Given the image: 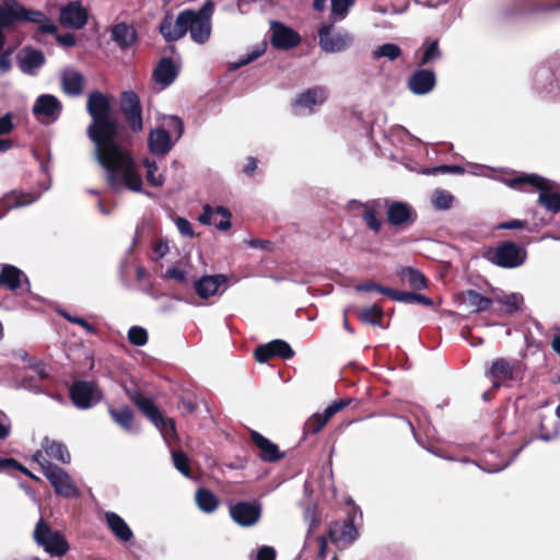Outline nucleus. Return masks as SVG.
Segmentation results:
<instances>
[{
	"label": "nucleus",
	"instance_id": "1",
	"mask_svg": "<svg viewBox=\"0 0 560 560\" xmlns=\"http://www.w3.org/2000/svg\"><path fill=\"white\" fill-rule=\"evenodd\" d=\"M86 110L92 118L88 137L94 144V158L106 172V180L115 191L140 192L142 177L131 153L117 142L118 120L113 116L109 98L101 92L88 96Z\"/></svg>",
	"mask_w": 560,
	"mask_h": 560
},
{
	"label": "nucleus",
	"instance_id": "2",
	"mask_svg": "<svg viewBox=\"0 0 560 560\" xmlns=\"http://www.w3.org/2000/svg\"><path fill=\"white\" fill-rule=\"evenodd\" d=\"M32 22L38 24L43 33L52 34L57 26L43 12L28 10L16 0L0 1V27H11L18 22Z\"/></svg>",
	"mask_w": 560,
	"mask_h": 560
},
{
	"label": "nucleus",
	"instance_id": "3",
	"mask_svg": "<svg viewBox=\"0 0 560 560\" xmlns=\"http://www.w3.org/2000/svg\"><path fill=\"white\" fill-rule=\"evenodd\" d=\"M506 184L515 189H522L523 185L535 187L539 191V205L551 213L560 212V186L555 182L536 174H527L511 178Z\"/></svg>",
	"mask_w": 560,
	"mask_h": 560
},
{
	"label": "nucleus",
	"instance_id": "4",
	"mask_svg": "<svg viewBox=\"0 0 560 560\" xmlns=\"http://www.w3.org/2000/svg\"><path fill=\"white\" fill-rule=\"evenodd\" d=\"M34 459L40 465L45 477L58 495L65 498H78L80 495V489L72 477L62 468L50 463L43 452H37Z\"/></svg>",
	"mask_w": 560,
	"mask_h": 560
},
{
	"label": "nucleus",
	"instance_id": "5",
	"mask_svg": "<svg viewBox=\"0 0 560 560\" xmlns=\"http://www.w3.org/2000/svg\"><path fill=\"white\" fill-rule=\"evenodd\" d=\"M214 4L211 0L203 3L199 11L185 10L188 13L185 34L189 31L191 39L197 44H205L211 35V16Z\"/></svg>",
	"mask_w": 560,
	"mask_h": 560
},
{
	"label": "nucleus",
	"instance_id": "6",
	"mask_svg": "<svg viewBox=\"0 0 560 560\" xmlns=\"http://www.w3.org/2000/svg\"><path fill=\"white\" fill-rule=\"evenodd\" d=\"M527 253L525 248L513 242H502L495 247L486 250L485 257L492 264L502 268H516L526 260Z\"/></svg>",
	"mask_w": 560,
	"mask_h": 560
},
{
	"label": "nucleus",
	"instance_id": "7",
	"mask_svg": "<svg viewBox=\"0 0 560 560\" xmlns=\"http://www.w3.org/2000/svg\"><path fill=\"white\" fill-rule=\"evenodd\" d=\"M35 542L51 556L61 557L69 550L63 535L54 530L43 518H39L33 532Z\"/></svg>",
	"mask_w": 560,
	"mask_h": 560
},
{
	"label": "nucleus",
	"instance_id": "8",
	"mask_svg": "<svg viewBox=\"0 0 560 560\" xmlns=\"http://www.w3.org/2000/svg\"><path fill=\"white\" fill-rule=\"evenodd\" d=\"M386 198L371 199L366 202L351 200L348 210L362 217L365 225L375 234L382 230V214L385 211Z\"/></svg>",
	"mask_w": 560,
	"mask_h": 560
},
{
	"label": "nucleus",
	"instance_id": "9",
	"mask_svg": "<svg viewBox=\"0 0 560 560\" xmlns=\"http://www.w3.org/2000/svg\"><path fill=\"white\" fill-rule=\"evenodd\" d=\"M385 212L388 224L398 230L408 229L417 220V213L415 209L409 203L404 201L386 198Z\"/></svg>",
	"mask_w": 560,
	"mask_h": 560
},
{
	"label": "nucleus",
	"instance_id": "10",
	"mask_svg": "<svg viewBox=\"0 0 560 560\" xmlns=\"http://www.w3.org/2000/svg\"><path fill=\"white\" fill-rule=\"evenodd\" d=\"M332 25H322L318 30L319 47L328 54L340 52L348 49L352 43L353 37L347 31L337 32L331 34Z\"/></svg>",
	"mask_w": 560,
	"mask_h": 560
},
{
	"label": "nucleus",
	"instance_id": "11",
	"mask_svg": "<svg viewBox=\"0 0 560 560\" xmlns=\"http://www.w3.org/2000/svg\"><path fill=\"white\" fill-rule=\"evenodd\" d=\"M231 518L242 527L254 526L261 516V505L257 502L237 501L229 504Z\"/></svg>",
	"mask_w": 560,
	"mask_h": 560
},
{
	"label": "nucleus",
	"instance_id": "12",
	"mask_svg": "<svg viewBox=\"0 0 560 560\" xmlns=\"http://www.w3.org/2000/svg\"><path fill=\"white\" fill-rule=\"evenodd\" d=\"M61 110L62 105L60 101L51 94L39 95L33 105L34 116L39 122L46 125L55 122L59 118Z\"/></svg>",
	"mask_w": 560,
	"mask_h": 560
},
{
	"label": "nucleus",
	"instance_id": "13",
	"mask_svg": "<svg viewBox=\"0 0 560 560\" xmlns=\"http://www.w3.org/2000/svg\"><path fill=\"white\" fill-rule=\"evenodd\" d=\"M70 396L73 404L81 409H88L97 404L102 394L93 382L79 381L70 388Z\"/></svg>",
	"mask_w": 560,
	"mask_h": 560
},
{
	"label": "nucleus",
	"instance_id": "14",
	"mask_svg": "<svg viewBox=\"0 0 560 560\" xmlns=\"http://www.w3.org/2000/svg\"><path fill=\"white\" fill-rule=\"evenodd\" d=\"M121 112L129 128L139 132L143 128L142 109L139 96L132 91H125L121 94Z\"/></svg>",
	"mask_w": 560,
	"mask_h": 560
},
{
	"label": "nucleus",
	"instance_id": "15",
	"mask_svg": "<svg viewBox=\"0 0 560 560\" xmlns=\"http://www.w3.org/2000/svg\"><path fill=\"white\" fill-rule=\"evenodd\" d=\"M271 44L278 49H291L301 42L299 33L279 22H271Z\"/></svg>",
	"mask_w": 560,
	"mask_h": 560
},
{
	"label": "nucleus",
	"instance_id": "16",
	"mask_svg": "<svg viewBox=\"0 0 560 560\" xmlns=\"http://www.w3.org/2000/svg\"><path fill=\"white\" fill-rule=\"evenodd\" d=\"M294 355V351L290 345L283 340L276 339L266 345L259 346L255 350V358L258 362H266L273 357H280L282 359H291Z\"/></svg>",
	"mask_w": 560,
	"mask_h": 560
},
{
	"label": "nucleus",
	"instance_id": "17",
	"mask_svg": "<svg viewBox=\"0 0 560 560\" xmlns=\"http://www.w3.org/2000/svg\"><path fill=\"white\" fill-rule=\"evenodd\" d=\"M231 212L224 207L212 208L209 205L203 207L199 215V222L206 225H214L220 231H228L231 228Z\"/></svg>",
	"mask_w": 560,
	"mask_h": 560
},
{
	"label": "nucleus",
	"instance_id": "18",
	"mask_svg": "<svg viewBox=\"0 0 560 560\" xmlns=\"http://www.w3.org/2000/svg\"><path fill=\"white\" fill-rule=\"evenodd\" d=\"M349 405L347 400H337L329 405L323 413H315L308 418L305 422L304 430L307 434H316L318 433L328 420L335 416L338 411L342 410L345 407Z\"/></svg>",
	"mask_w": 560,
	"mask_h": 560
},
{
	"label": "nucleus",
	"instance_id": "19",
	"mask_svg": "<svg viewBox=\"0 0 560 560\" xmlns=\"http://www.w3.org/2000/svg\"><path fill=\"white\" fill-rule=\"evenodd\" d=\"M60 22L62 25L80 30L88 22V12L78 1H71L60 11Z\"/></svg>",
	"mask_w": 560,
	"mask_h": 560
},
{
	"label": "nucleus",
	"instance_id": "20",
	"mask_svg": "<svg viewBox=\"0 0 560 560\" xmlns=\"http://www.w3.org/2000/svg\"><path fill=\"white\" fill-rule=\"evenodd\" d=\"M45 55L42 50L25 47L18 56L19 68L24 74L35 75L45 63Z\"/></svg>",
	"mask_w": 560,
	"mask_h": 560
},
{
	"label": "nucleus",
	"instance_id": "21",
	"mask_svg": "<svg viewBox=\"0 0 560 560\" xmlns=\"http://www.w3.org/2000/svg\"><path fill=\"white\" fill-rule=\"evenodd\" d=\"M188 13H184L182 11L175 21H173L172 16L167 15L164 18L163 22L160 25V33L167 42H175L185 36V26L187 21Z\"/></svg>",
	"mask_w": 560,
	"mask_h": 560
},
{
	"label": "nucleus",
	"instance_id": "22",
	"mask_svg": "<svg viewBox=\"0 0 560 560\" xmlns=\"http://www.w3.org/2000/svg\"><path fill=\"white\" fill-rule=\"evenodd\" d=\"M328 97V90L325 86H314L302 92L294 101L296 109L313 110L315 106L322 105Z\"/></svg>",
	"mask_w": 560,
	"mask_h": 560
},
{
	"label": "nucleus",
	"instance_id": "23",
	"mask_svg": "<svg viewBox=\"0 0 560 560\" xmlns=\"http://www.w3.org/2000/svg\"><path fill=\"white\" fill-rule=\"evenodd\" d=\"M434 86L435 75L431 70H417L408 80V88L416 95L428 94Z\"/></svg>",
	"mask_w": 560,
	"mask_h": 560
},
{
	"label": "nucleus",
	"instance_id": "24",
	"mask_svg": "<svg viewBox=\"0 0 560 560\" xmlns=\"http://www.w3.org/2000/svg\"><path fill=\"white\" fill-rule=\"evenodd\" d=\"M330 539L338 546L346 547L351 545L358 537V529L353 521H345L342 524L336 523L329 528Z\"/></svg>",
	"mask_w": 560,
	"mask_h": 560
},
{
	"label": "nucleus",
	"instance_id": "25",
	"mask_svg": "<svg viewBox=\"0 0 560 560\" xmlns=\"http://www.w3.org/2000/svg\"><path fill=\"white\" fill-rule=\"evenodd\" d=\"M456 301L459 305L471 312H483L492 305V300L483 296L475 290H466L457 294Z\"/></svg>",
	"mask_w": 560,
	"mask_h": 560
},
{
	"label": "nucleus",
	"instance_id": "26",
	"mask_svg": "<svg viewBox=\"0 0 560 560\" xmlns=\"http://www.w3.org/2000/svg\"><path fill=\"white\" fill-rule=\"evenodd\" d=\"M61 89L69 96H79L83 92L84 77L81 72L67 68L61 72Z\"/></svg>",
	"mask_w": 560,
	"mask_h": 560
},
{
	"label": "nucleus",
	"instance_id": "27",
	"mask_svg": "<svg viewBox=\"0 0 560 560\" xmlns=\"http://www.w3.org/2000/svg\"><path fill=\"white\" fill-rule=\"evenodd\" d=\"M226 281L228 278L224 275L203 276L195 282V290L199 298L206 300L213 296Z\"/></svg>",
	"mask_w": 560,
	"mask_h": 560
},
{
	"label": "nucleus",
	"instance_id": "28",
	"mask_svg": "<svg viewBox=\"0 0 560 560\" xmlns=\"http://www.w3.org/2000/svg\"><path fill=\"white\" fill-rule=\"evenodd\" d=\"M37 199V196L19 191H11L0 199V219L3 218L9 210L28 206Z\"/></svg>",
	"mask_w": 560,
	"mask_h": 560
},
{
	"label": "nucleus",
	"instance_id": "29",
	"mask_svg": "<svg viewBox=\"0 0 560 560\" xmlns=\"http://www.w3.org/2000/svg\"><path fill=\"white\" fill-rule=\"evenodd\" d=\"M148 145L151 153L165 155L173 147L170 132L163 128L151 130Z\"/></svg>",
	"mask_w": 560,
	"mask_h": 560
},
{
	"label": "nucleus",
	"instance_id": "30",
	"mask_svg": "<svg viewBox=\"0 0 560 560\" xmlns=\"http://www.w3.org/2000/svg\"><path fill=\"white\" fill-rule=\"evenodd\" d=\"M489 374L492 378L493 387H499L514 378V365L506 359H499L492 363Z\"/></svg>",
	"mask_w": 560,
	"mask_h": 560
},
{
	"label": "nucleus",
	"instance_id": "31",
	"mask_svg": "<svg viewBox=\"0 0 560 560\" xmlns=\"http://www.w3.org/2000/svg\"><path fill=\"white\" fill-rule=\"evenodd\" d=\"M105 521L113 535L124 541H129L133 534L128 524L115 512H106Z\"/></svg>",
	"mask_w": 560,
	"mask_h": 560
},
{
	"label": "nucleus",
	"instance_id": "32",
	"mask_svg": "<svg viewBox=\"0 0 560 560\" xmlns=\"http://www.w3.org/2000/svg\"><path fill=\"white\" fill-rule=\"evenodd\" d=\"M129 398L153 424L162 422V415L150 398L144 397L139 392L129 393Z\"/></svg>",
	"mask_w": 560,
	"mask_h": 560
},
{
	"label": "nucleus",
	"instance_id": "33",
	"mask_svg": "<svg viewBox=\"0 0 560 560\" xmlns=\"http://www.w3.org/2000/svg\"><path fill=\"white\" fill-rule=\"evenodd\" d=\"M154 80L162 88L168 86L177 77V69L170 58L162 59L153 72Z\"/></svg>",
	"mask_w": 560,
	"mask_h": 560
},
{
	"label": "nucleus",
	"instance_id": "34",
	"mask_svg": "<svg viewBox=\"0 0 560 560\" xmlns=\"http://www.w3.org/2000/svg\"><path fill=\"white\" fill-rule=\"evenodd\" d=\"M42 448L49 458L59 460L62 464H69L71 460L67 446L61 442L45 438L42 442Z\"/></svg>",
	"mask_w": 560,
	"mask_h": 560
},
{
	"label": "nucleus",
	"instance_id": "35",
	"mask_svg": "<svg viewBox=\"0 0 560 560\" xmlns=\"http://www.w3.org/2000/svg\"><path fill=\"white\" fill-rule=\"evenodd\" d=\"M252 440L260 451V458L265 462H276L281 458L278 446L258 432L252 433Z\"/></svg>",
	"mask_w": 560,
	"mask_h": 560
},
{
	"label": "nucleus",
	"instance_id": "36",
	"mask_svg": "<svg viewBox=\"0 0 560 560\" xmlns=\"http://www.w3.org/2000/svg\"><path fill=\"white\" fill-rule=\"evenodd\" d=\"M28 284L27 278L22 270L12 266L3 265L0 273V284L5 285L8 289L14 291L21 287L22 280Z\"/></svg>",
	"mask_w": 560,
	"mask_h": 560
},
{
	"label": "nucleus",
	"instance_id": "37",
	"mask_svg": "<svg viewBox=\"0 0 560 560\" xmlns=\"http://www.w3.org/2000/svg\"><path fill=\"white\" fill-rule=\"evenodd\" d=\"M112 39L122 49L130 47L136 40V31L126 23L116 24L112 28Z\"/></svg>",
	"mask_w": 560,
	"mask_h": 560
},
{
	"label": "nucleus",
	"instance_id": "38",
	"mask_svg": "<svg viewBox=\"0 0 560 560\" xmlns=\"http://www.w3.org/2000/svg\"><path fill=\"white\" fill-rule=\"evenodd\" d=\"M112 419L126 432L132 433L133 429V412L129 407L120 409L109 408L108 410Z\"/></svg>",
	"mask_w": 560,
	"mask_h": 560
},
{
	"label": "nucleus",
	"instance_id": "39",
	"mask_svg": "<svg viewBox=\"0 0 560 560\" xmlns=\"http://www.w3.org/2000/svg\"><path fill=\"white\" fill-rule=\"evenodd\" d=\"M196 503L205 513H212L219 506V499L210 490L200 488L196 492Z\"/></svg>",
	"mask_w": 560,
	"mask_h": 560
},
{
	"label": "nucleus",
	"instance_id": "40",
	"mask_svg": "<svg viewBox=\"0 0 560 560\" xmlns=\"http://www.w3.org/2000/svg\"><path fill=\"white\" fill-rule=\"evenodd\" d=\"M354 312L362 323L381 326V317L383 315V311L376 304L370 307L355 308Z\"/></svg>",
	"mask_w": 560,
	"mask_h": 560
},
{
	"label": "nucleus",
	"instance_id": "41",
	"mask_svg": "<svg viewBox=\"0 0 560 560\" xmlns=\"http://www.w3.org/2000/svg\"><path fill=\"white\" fill-rule=\"evenodd\" d=\"M400 278L405 283L409 284L412 289L421 290L427 287L424 276L413 268H404L400 271Z\"/></svg>",
	"mask_w": 560,
	"mask_h": 560
},
{
	"label": "nucleus",
	"instance_id": "42",
	"mask_svg": "<svg viewBox=\"0 0 560 560\" xmlns=\"http://www.w3.org/2000/svg\"><path fill=\"white\" fill-rule=\"evenodd\" d=\"M401 56V49L398 45L386 43L378 47H376L372 51V58L373 60H380L381 58H386L390 61L396 60Z\"/></svg>",
	"mask_w": 560,
	"mask_h": 560
},
{
	"label": "nucleus",
	"instance_id": "43",
	"mask_svg": "<svg viewBox=\"0 0 560 560\" xmlns=\"http://www.w3.org/2000/svg\"><path fill=\"white\" fill-rule=\"evenodd\" d=\"M266 48H267L266 42H261V43L253 46L246 55L241 56L236 62L231 65V69L236 70L243 66H246V65L253 62L254 60H256L257 58H259L260 56H262L265 54Z\"/></svg>",
	"mask_w": 560,
	"mask_h": 560
},
{
	"label": "nucleus",
	"instance_id": "44",
	"mask_svg": "<svg viewBox=\"0 0 560 560\" xmlns=\"http://www.w3.org/2000/svg\"><path fill=\"white\" fill-rule=\"evenodd\" d=\"M394 301L404 302V303H420L427 306L433 305V302L430 298L418 294V293H410V292H402L393 290L392 296Z\"/></svg>",
	"mask_w": 560,
	"mask_h": 560
},
{
	"label": "nucleus",
	"instance_id": "45",
	"mask_svg": "<svg viewBox=\"0 0 560 560\" xmlns=\"http://www.w3.org/2000/svg\"><path fill=\"white\" fill-rule=\"evenodd\" d=\"M312 527H310L306 536L304 548L314 549L318 559L324 560L326 558L327 539L324 536H311Z\"/></svg>",
	"mask_w": 560,
	"mask_h": 560
},
{
	"label": "nucleus",
	"instance_id": "46",
	"mask_svg": "<svg viewBox=\"0 0 560 560\" xmlns=\"http://www.w3.org/2000/svg\"><path fill=\"white\" fill-rule=\"evenodd\" d=\"M497 301L505 307L506 313L512 314L521 308L523 296L518 293L502 294L497 298Z\"/></svg>",
	"mask_w": 560,
	"mask_h": 560
},
{
	"label": "nucleus",
	"instance_id": "47",
	"mask_svg": "<svg viewBox=\"0 0 560 560\" xmlns=\"http://www.w3.org/2000/svg\"><path fill=\"white\" fill-rule=\"evenodd\" d=\"M454 197L444 189H438L433 192L432 205L438 210H447L452 207Z\"/></svg>",
	"mask_w": 560,
	"mask_h": 560
},
{
	"label": "nucleus",
	"instance_id": "48",
	"mask_svg": "<svg viewBox=\"0 0 560 560\" xmlns=\"http://www.w3.org/2000/svg\"><path fill=\"white\" fill-rule=\"evenodd\" d=\"M354 0H331V16L335 21L343 20Z\"/></svg>",
	"mask_w": 560,
	"mask_h": 560
},
{
	"label": "nucleus",
	"instance_id": "49",
	"mask_svg": "<svg viewBox=\"0 0 560 560\" xmlns=\"http://www.w3.org/2000/svg\"><path fill=\"white\" fill-rule=\"evenodd\" d=\"M143 165L147 168V179L148 182L155 187L162 186L164 184V177L162 174L156 175L158 166L154 161H150L145 159L143 161Z\"/></svg>",
	"mask_w": 560,
	"mask_h": 560
},
{
	"label": "nucleus",
	"instance_id": "50",
	"mask_svg": "<svg viewBox=\"0 0 560 560\" xmlns=\"http://www.w3.org/2000/svg\"><path fill=\"white\" fill-rule=\"evenodd\" d=\"M128 340L133 346L142 347L148 342V332L143 327L132 326L128 330Z\"/></svg>",
	"mask_w": 560,
	"mask_h": 560
},
{
	"label": "nucleus",
	"instance_id": "51",
	"mask_svg": "<svg viewBox=\"0 0 560 560\" xmlns=\"http://www.w3.org/2000/svg\"><path fill=\"white\" fill-rule=\"evenodd\" d=\"M163 126L167 127L170 130L174 131L176 138L178 140L184 133V124L180 118L177 116H166L163 118Z\"/></svg>",
	"mask_w": 560,
	"mask_h": 560
},
{
	"label": "nucleus",
	"instance_id": "52",
	"mask_svg": "<svg viewBox=\"0 0 560 560\" xmlns=\"http://www.w3.org/2000/svg\"><path fill=\"white\" fill-rule=\"evenodd\" d=\"M172 458L174 466L178 471H180L184 476H189V465H188V457L183 452H172Z\"/></svg>",
	"mask_w": 560,
	"mask_h": 560
},
{
	"label": "nucleus",
	"instance_id": "53",
	"mask_svg": "<svg viewBox=\"0 0 560 560\" xmlns=\"http://www.w3.org/2000/svg\"><path fill=\"white\" fill-rule=\"evenodd\" d=\"M355 290L357 291H364V292H372V291H375V292H378V293H382L386 296H392V293H393V289H389V288H386V287H383L381 284H377L373 281H368V282H363V283H360L358 285H355Z\"/></svg>",
	"mask_w": 560,
	"mask_h": 560
},
{
	"label": "nucleus",
	"instance_id": "54",
	"mask_svg": "<svg viewBox=\"0 0 560 560\" xmlns=\"http://www.w3.org/2000/svg\"><path fill=\"white\" fill-rule=\"evenodd\" d=\"M440 57V49H439V45H438V42L436 40H433L432 43H430L423 54H422V57L420 59V63L421 65H427L431 61H433L434 59L439 58Z\"/></svg>",
	"mask_w": 560,
	"mask_h": 560
},
{
	"label": "nucleus",
	"instance_id": "55",
	"mask_svg": "<svg viewBox=\"0 0 560 560\" xmlns=\"http://www.w3.org/2000/svg\"><path fill=\"white\" fill-rule=\"evenodd\" d=\"M12 50L7 49L0 54V75L9 72L12 68Z\"/></svg>",
	"mask_w": 560,
	"mask_h": 560
},
{
	"label": "nucleus",
	"instance_id": "56",
	"mask_svg": "<svg viewBox=\"0 0 560 560\" xmlns=\"http://www.w3.org/2000/svg\"><path fill=\"white\" fill-rule=\"evenodd\" d=\"M27 366L32 369L40 380L48 377L46 365L36 358L30 359Z\"/></svg>",
	"mask_w": 560,
	"mask_h": 560
},
{
	"label": "nucleus",
	"instance_id": "57",
	"mask_svg": "<svg viewBox=\"0 0 560 560\" xmlns=\"http://www.w3.org/2000/svg\"><path fill=\"white\" fill-rule=\"evenodd\" d=\"M165 277L173 279L178 283H185L187 280V272L184 269L171 267L166 270Z\"/></svg>",
	"mask_w": 560,
	"mask_h": 560
},
{
	"label": "nucleus",
	"instance_id": "58",
	"mask_svg": "<svg viewBox=\"0 0 560 560\" xmlns=\"http://www.w3.org/2000/svg\"><path fill=\"white\" fill-rule=\"evenodd\" d=\"M61 314L70 323H73V324H77V325H80L81 327H83L86 332H89V334H95L96 332L95 327L92 326L91 324H89L84 318L77 317V316H71V315H69L67 313H61Z\"/></svg>",
	"mask_w": 560,
	"mask_h": 560
},
{
	"label": "nucleus",
	"instance_id": "59",
	"mask_svg": "<svg viewBox=\"0 0 560 560\" xmlns=\"http://www.w3.org/2000/svg\"><path fill=\"white\" fill-rule=\"evenodd\" d=\"M154 425L161 431L165 439L167 435L175 433V422L173 419H165L162 417V422Z\"/></svg>",
	"mask_w": 560,
	"mask_h": 560
},
{
	"label": "nucleus",
	"instance_id": "60",
	"mask_svg": "<svg viewBox=\"0 0 560 560\" xmlns=\"http://www.w3.org/2000/svg\"><path fill=\"white\" fill-rule=\"evenodd\" d=\"M175 223H176V226L182 235L187 236V237L194 236V229L187 219L177 218Z\"/></svg>",
	"mask_w": 560,
	"mask_h": 560
},
{
	"label": "nucleus",
	"instance_id": "61",
	"mask_svg": "<svg viewBox=\"0 0 560 560\" xmlns=\"http://www.w3.org/2000/svg\"><path fill=\"white\" fill-rule=\"evenodd\" d=\"M168 243L165 240H159L153 245V255L155 259L163 258L168 253Z\"/></svg>",
	"mask_w": 560,
	"mask_h": 560
},
{
	"label": "nucleus",
	"instance_id": "62",
	"mask_svg": "<svg viewBox=\"0 0 560 560\" xmlns=\"http://www.w3.org/2000/svg\"><path fill=\"white\" fill-rule=\"evenodd\" d=\"M13 130L12 115L10 113L0 117V136L10 133Z\"/></svg>",
	"mask_w": 560,
	"mask_h": 560
},
{
	"label": "nucleus",
	"instance_id": "63",
	"mask_svg": "<svg viewBox=\"0 0 560 560\" xmlns=\"http://www.w3.org/2000/svg\"><path fill=\"white\" fill-rule=\"evenodd\" d=\"M276 550L269 546H262L258 549L256 560H275Z\"/></svg>",
	"mask_w": 560,
	"mask_h": 560
},
{
	"label": "nucleus",
	"instance_id": "64",
	"mask_svg": "<svg viewBox=\"0 0 560 560\" xmlns=\"http://www.w3.org/2000/svg\"><path fill=\"white\" fill-rule=\"evenodd\" d=\"M246 244L252 248H260L268 252L272 249V243L265 240L250 238L246 241Z\"/></svg>",
	"mask_w": 560,
	"mask_h": 560
}]
</instances>
